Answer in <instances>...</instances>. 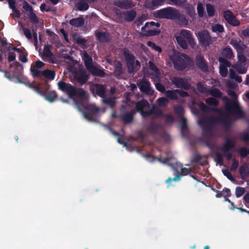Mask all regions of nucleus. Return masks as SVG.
I'll use <instances>...</instances> for the list:
<instances>
[{
  "label": "nucleus",
  "mask_w": 249,
  "mask_h": 249,
  "mask_svg": "<svg viewBox=\"0 0 249 249\" xmlns=\"http://www.w3.org/2000/svg\"><path fill=\"white\" fill-rule=\"evenodd\" d=\"M32 74L34 78H37L39 79H41L42 77H44L47 79L53 80L55 78V72L54 70L48 69L43 71L37 69H34L32 70Z\"/></svg>",
  "instance_id": "6"
},
{
  "label": "nucleus",
  "mask_w": 249,
  "mask_h": 249,
  "mask_svg": "<svg viewBox=\"0 0 249 249\" xmlns=\"http://www.w3.org/2000/svg\"><path fill=\"white\" fill-rule=\"evenodd\" d=\"M218 116L206 117L198 121L202 130V136L207 137L213 133V127L216 124H222L224 130H228L231 126V121L229 115L224 112H217Z\"/></svg>",
  "instance_id": "1"
},
{
  "label": "nucleus",
  "mask_w": 249,
  "mask_h": 249,
  "mask_svg": "<svg viewBox=\"0 0 249 249\" xmlns=\"http://www.w3.org/2000/svg\"><path fill=\"white\" fill-rule=\"evenodd\" d=\"M57 97V94L55 91L49 92L45 96V98L50 102H54Z\"/></svg>",
  "instance_id": "39"
},
{
  "label": "nucleus",
  "mask_w": 249,
  "mask_h": 249,
  "mask_svg": "<svg viewBox=\"0 0 249 249\" xmlns=\"http://www.w3.org/2000/svg\"><path fill=\"white\" fill-rule=\"evenodd\" d=\"M84 108L85 111L91 115L97 113L99 111V108L96 107L85 106Z\"/></svg>",
  "instance_id": "40"
},
{
  "label": "nucleus",
  "mask_w": 249,
  "mask_h": 249,
  "mask_svg": "<svg viewBox=\"0 0 249 249\" xmlns=\"http://www.w3.org/2000/svg\"><path fill=\"white\" fill-rule=\"evenodd\" d=\"M160 24L159 22H155L154 21L147 22L145 23L144 26L142 27L141 30L145 32V35L146 36H155L160 34V30L155 29H150L149 28L153 26L160 27Z\"/></svg>",
  "instance_id": "8"
},
{
  "label": "nucleus",
  "mask_w": 249,
  "mask_h": 249,
  "mask_svg": "<svg viewBox=\"0 0 249 249\" xmlns=\"http://www.w3.org/2000/svg\"><path fill=\"white\" fill-rule=\"evenodd\" d=\"M241 178L244 179L249 177V168L246 162L244 163L239 169Z\"/></svg>",
  "instance_id": "26"
},
{
  "label": "nucleus",
  "mask_w": 249,
  "mask_h": 249,
  "mask_svg": "<svg viewBox=\"0 0 249 249\" xmlns=\"http://www.w3.org/2000/svg\"><path fill=\"white\" fill-rule=\"evenodd\" d=\"M157 103L160 107H166L169 101L165 97H160L157 99Z\"/></svg>",
  "instance_id": "49"
},
{
  "label": "nucleus",
  "mask_w": 249,
  "mask_h": 249,
  "mask_svg": "<svg viewBox=\"0 0 249 249\" xmlns=\"http://www.w3.org/2000/svg\"><path fill=\"white\" fill-rule=\"evenodd\" d=\"M176 171L177 174L174 178H169L166 180V183L168 184V185H170L173 181H177L180 180L183 176H185L190 173L192 169L191 168H186V167H182L180 172L178 171L177 170H176Z\"/></svg>",
  "instance_id": "13"
},
{
  "label": "nucleus",
  "mask_w": 249,
  "mask_h": 249,
  "mask_svg": "<svg viewBox=\"0 0 249 249\" xmlns=\"http://www.w3.org/2000/svg\"><path fill=\"white\" fill-rule=\"evenodd\" d=\"M123 55L126 61V64L135 62L136 60L135 56L133 53H131L128 50H124L123 52Z\"/></svg>",
  "instance_id": "27"
},
{
  "label": "nucleus",
  "mask_w": 249,
  "mask_h": 249,
  "mask_svg": "<svg viewBox=\"0 0 249 249\" xmlns=\"http://www.w3.org/2000/svg\"><path fill=\"white\" fill-rule=\"evenodd\" d=\"M225 109L229 112H233L237 119H242L245 116L244 112L239 107L237 102L232 101L226 103Z\"/></svg>",
  "instance_id": "5"
},
{
  "label": "nucleus",
  "mask_w": 249,
  "mask_h": 249,
  "mask_svg": "<svg viewBox=\"0 0 249 249\" xmlns=\"http://www.w3.org/2000/svg\"><path fill=\"white\" fill-rule=\"evenodd\" d=\"M58 87L60 90L67 93L69 97H72V95L75 92V87L74 86L61 81L58 83Z\"/></svg>",
  "instance_id": "10"
},
{
  "label": "nucleus",
  "mask_w": 249,
  "mask_h": 249,
  "mask_svg": "<svg viewBox=\"0 0 249 249\" xmlns=\"http://www.w3.org/2000/svg\"><path fill=\"white\" fill-rule=\"evenodd\" d=\"M140 91L147 95H152L154 90L151 87L150 83L146 79L142 78L138 84Z\"/></svg>",
  "instance_id": "11"
},
{
  "label": "nucleus",
  "mask_w": 249,
  "mask_h": 249,
  "mask_svg": "<svg viewBox=\"0 0 249 249\" xmlns=\"http://www.w3.org/2000/svg\"><path fill=\"white\" fill-rule=\"evenodd\" d=\"M88 70L91 73V74L94 76H97L101 77H104L106 76V72L103 69H101L99 67L94 65L91 66L89 68Z\"/></svg>",
  "instance_id": "22"
},
{
  "label": "nucleus",
  "mask_w": 249,
  "mask_h": 249,
  "mask_svg": "<svg viewBox=\"0 0 249 249\" xmlns=\"http://www.w3.org/2000/svg\"><path fill=\"white\" fill-rule=\"evenodd\" d=\"M206 11L208 16L209 17H213L215 14L214 7L211 4H206Z\"/></svg>",
  "instance_id": "46"
},
{
  "label": "nucleus",
  "mask_w": 249,
  "mask_h": 249,
  "mask_svg": "<svg viewBox=\"0 0 249 249\" xmlns=\"http://www.w3.org/2000/svg\"><path fill=\"white\" fill-rule=\"evenodd\" d=\"M114 5L124 10L129 9L134 6L132 2L128 0H117L115 1Z\"/></svg>",
  "instance_id": "18"
},
{
  "label": "nucleus",
  "mask_w": 249,
  "mask_h": 249,
  "mask_svg": "<svg viewBox=\"0 0 249 249\" xmlns=\"http://www.w3.org/2000/svg\"><path fill=\"white\" fill-rule=\"evenodd\" d=\"M239 165V161L236 159L233 160V162L230 167V170L232 172L236 171Z\"/></svg>",
  "instance_id": "55"
},
{
  "label": "nucleus",
  "mask_w": 249,
  "mask_h": 249,
  "mask_svg": "<svg viewBox=\"0 0 249 249\" xmlns=\"http://www.w3.org/2000/svg\"><path fill=\"white\" fill-rule=\"evenodd\" d=\"M155 87L158 91L161 93H165L166 90H165L164 86L161 84L160 82H158L155 84Z\"/></svg>",
  "instance_id": "56"
},
{
  "label": "nucleus",
  "mask_w": 249,
  "mask_h": 249,
  "mask_svg": "<svg viewBox=\"0 0 249 249\" xmlns=\"http://www.w3.org/2000/svg\"><path fill=\"white\" fill-rule=\"evenodd\" d=\"M160 125L159 124H155L153 123H150L146 125V129L147 131L152 135H155L158 134L159 131V128Z\"/></svg>",
  "instance_id": "29"
},
{
  "label": "nucleus",
  "mask_w": 249,
  "mask_h": 249,
  "mask_svg": "<svg viewBox=\"0 0 249 249\" xmlns=\"http://www.w3.org/2000/svg\"><path fill=\"white\" fill-rule=\"evenodd\" d=\"M205 102L207 105L210 106L217 107L219 105V101L213 97L207 98Z\"/></svg>",
  "instance_id": "43"
},
{
  "label": "nucleus",
  "mask_w": 249,
  "mask_h": 249,
  "mask_svg": "<svg viewBox=\"0 0 249 249\" xmlns=\"http://www.w3.org/2000/svg\"><path fill=\"white\" fill-rule=\"evenodd\" d=\"M197 11L198 16L202 18L204 16V7L203 4L201 2H198L197 5Z\"/></svg>",
  "instance_id": "51"
},
{
  "label": "nucleus",
  "mask_w": 249,
  "mask_h": 249,
  "mask_svg": "<svg viewBox=\"0 0 249 249\" xmlns=\"http://www.w3.org/2000/svg\"><path fill=\"white\" fill-rule=\"evenodd\" d=\"M230 44L236 50L237 53H242L245 48L244 43L239 40L232 39L230 41Z\"/></svg>",
  "instance_id": "23"
},
{
  "label": "nucleus",
  "mask_w": 249,
  "mask_h": 249,
  "mask_svg": "<svg viewBox=\"0 0 249 249\" xmlns=\"http://www.w3.org/2000/svg\"><path fill=\"white\" fill-rule=\"evenodd\" d=\"M196 65L198 69L203 72H207L209 70L207 61L201 55H197L196 57Z\"/></svg>",
  "instance_id": "16"
},
{
  "label": "nucleus",
  "mask_w": 249,
  "mask_h": 249,
  "mask_svg": "<svg viewBox=\"0 0 249 249\" xmlns=\"http://www.w3.org/2000/svg\"><path fill=\"white\" fill-rule=\"evenodd\" d=\"M43 54L47 57H50L53 56V53L49 47L46 46L44 48Z\"/></svg>",
  "instance_id": "59"
},
{
  "label": "nucleus",
  "mask_w": 249,
  "mask_h": 249,
  "mask_svg": "<svg viewBox=\"0 0 249 249\" xmlns=\"http://www.w3.org/2000/svg\"><path fill=\"white\" fill-rule=\"evenodd\" d=\"M177 89L175 90H168L165 91V95L169 99L173 100H177L178 98Z\"/></svg>",
  "instance_id": "36"
},
{
  "label": "nucleus",
  "mask_w": 249,
  "mask_h": 249,
  "mask_svg": "<svg viewBox=\"0 0 249 249\" xmlns=\"http://www.w3.org/2000/svg\"><path fill=\"white\" fill-rule=\"evenodd\" d=\"M245 192V189L241 187L237 186L235 188V194L236 197H241Z\"/></svg>",
  "instance_id": "50"
},
{
  "label": "nucleus",
  "mask_w": 249,
  "mask_h": 249,
  "mask_svg": "<svg viewBox=\"0 0 249 249\" xmlns=\"http://www.w3.org/2000/svg\"><path fill=\"white\" fill-rule=\"evenodd\" d=\"M26 85L28 86L30 88L33 89L37 93L41 95L42 94V91L41 90L39 86H34L30 83H26Z\"/></svg>",
  "instance_id": "54"
},
{
  "label": "nucleus",
  "mask_w": 249,
  "mask_h": 249,
  "mask_svg": "<svg viewBox=\"0 0 249 249\" xmlns=\"http://www.w3.org/2000/svg\"><path fill=\"white\" fill-rule=\"evenodd\" d=\"M83 59L84 60V64L88 70L89 68L91 67L93 65L92 63V57L88 53L84 51L83 53Z\"/></svg>",
  "instance_id": "32"
},
{
  "label": "nucleus",
  "mask_w": 249,
  "mask_h": 249,
  "mask_svg": "<svg viewBox=\"0 0 249 249\" xmlns=\"http://www.w3.org/2000/svg\"><path fill=\"white\" fill-rule=\"evenodd\" d=\"M93 90H95L96 95L102 98H104L106 96V87L102 84H95L93 87Z\"/></svg>",
  "instance_id": "21"
},
{
  "label": "nucleus",
  "mask_w": 249,
  "mask_h": 249,
  "mask_svg": "<svg viewBox=\"0 0 249 249\" xmlns=\"http://www.w3.org/2000/svg\"><path fill=\"white\" fill-rule=\"evenodd\" d=\"M103 102L105 104L111 108H113L116 104V99L115 98L112 97H105L103 98Z\"/></svg>",
  "instance_id": "37"
},
{
  "label": "nucleus",
  "mask_w": 249,
  "mask_h": 249,
  "mask_svg": "<svg viewBox=\"0 0 249 249\" xmlns=\"http://www.w3.org/2000/svg\"><path fill=\"white\" fill-rule=\"evenodd\" d=\"M126 67L127 68L128 72L129 73H133L136 71L137 67H141V63L138 60H136L135 62H132L127 64Z\"/></svg>",
  "instance_id": "33"
},
{
  "label": "nucleus",
  "mask_w": 249,
  "mask_h": 249,
  "mask_svg": "<svg viewBox=\"0 0 249 249\" xmlns=\"http://www.w3.org/2000/svg\"><path fill=\"white\" fill-rule=\"evenodd\" d=\"M239 153L242 158H245L248 155L247 149L245 147H241L239 150Z\"/></svg>",
  "instance_id": "62"
},
{
  "label": "nucleus",
  "mask_w": 249,
  "mask_h": 249,
  "mask_svg": "<svg viewBox=\"0 0 249 249\" xmlns=\"http://www.w3.org/2000/svg\"><path fill=\"white\" fill-rule=\"evenodd\" d=\"M122 15L124 16V19L127 22L133 21L136 17V12L134 9L130 11H124Z\"/></svg>",
  "instance_id": "25"
},
{
  "label": "nucleus",
  "mask_w": 249,
  "mask_h": 249,
  "mask_svg": "<svg viewBox=\"0 0 249 249\" xmlns=\"http://www.w3.org/2000/svg\"><path fill=\"white\" fill-rule=\"evenodd\" d=\"M154 17L158 18H165L171 20H178L182 23L188 24V20L184 15L181 14L175 8L167 7L155 11Z\"/></svg>",
  "instance_id": "2"
},
{
  "label": "nucleus",
  "mask_w": 249,
  "mask_h": 249,
  "mask_svg": "<svg viewBox=\"0 0 249 249\" xmlns=\"http://www.w3.org/2000/svg\"><path fill=\"white\" fill-rule=\"evenodd\" d=\"M87 40L84 38L82 37L79 41L77 42V44L82 47L83 48H85L87 47Z\"/></svg>",
  "instance_id": "63"
},
{
  "label": "nucleus",
  "mask_w": 249,
  "mask_h": 249,
  "mask_svg": "<svg viewBox=\"0 0 249 249\" xmlns=\"http://www.w3.org/2000/svg\"><path fill=\"white\" fill-rule=\"evenodd\" d=\"M222 55L227 58H231L233 55L231 49L230 47L225 48L223 50Z\"/></svg>",
  "instance_id": "47"
},
{
  "label": "nucleus",
  "mask_w": 249,
  "mask_h": 249,
  "mask_svg": "<svg viewBox=\"0 0 249 249\" xmlns=\"http://www.w3.org/2000/svg\"><path fill=\"white\" fill-rule=\"evenodd\" d=\"M87 40L84 38L82 37L79 41L77 42V44L82 47L83 48H85L87 47Z\"/></svg>",
  "instance_id": "64"
},
{
  "label": "nucleus",
  "mask_w": 249,
  "mask_h": 249,
  "mask_svg": "<svg viewBox=\"0 0 249 249\" xmlns=\"http://www.w3.org/2000/svg\"><path fill=\"white\" fill-rule=\"evenodd\" d=\"M214 97L220 98L222 96L221 91L217 88L210 89L208 93Z\"/></svg>",
  "instance_id": "38"
},
{
  "label": "nucleus",
  "mask_w": 249,
  "mask_h": 249,
  "mask_svg": "<svg viewBox=\"0 0 249 249\" xmlns=\"http://www.w3.org/2000/svg\"><path fill=\"white\" fill-rule=\"evenodd\" d=\"M233 68L240 74H244L247 72V69L241 64H236Z\"/></svg>",
  "instance_id": "42"
},
{
  "label": "nucleus",
  "mask_w": 249,
  "mask_h": 249,
  "mask_svg": "<svg viewBox=\"0 0 249 249\" xmlns=\"http://www.w3.org/2000/svg\"><path fill=\"white\" fill-rule=\"evenodd\" d=\"M98 40L102 42H107L110 40L109 34L106 32H98L95 34Z\"/></svg>",
  "instance_id": "30"
},
{
  "label": "nucleus",
  "mask_w": 249,
  "mask_h": 249,
  "mask_svg": "<svg viewBox=\"0 0 249 249\" xmlns=\"http://www.w3.org/2000/svg\"><path fill=\"white\" fill-rule=\"evenodd\" d=\"M86 94L85 90L82 88L76 89L75 87V92L72 95L73 97L84 98Z\"/></svg>",
  "instance_id": "41"
},
{
  "label": "nucleus",
  "mask_w": 249,
  "mask_h": 249,
  "mask_svg": "<svg viewBox=\"0 0 249 249\" xmlns=\"http://www.w3.org/2000/svg\"><path fill=\"white\" fill-rule=\"evenodd\" d=\"M135 113V110L132 109L130 111L120 114L118 116V119L122 121L125 124H129L133 122Z\"/></svg>",
  "instance_id": "15"
},
{
  "label": "nucleus",
  "mask_w": 249,
  "mask_h": 249,
  "mask_svg": "<svg viewBox=\"0 0 249 249\" xmlns=\"http://www.w3.org/2000/svg\"><path fill=\"white\" fill-rule=\"evenodd\" d=\"M222 173L223 175L226 176L231 181H234V179L232 176L231 173L228 170H223Z\"/></svg>",
  "instance_id": "61"
},
{
  "label": "nucleus",
  "mask_w": 249,
  "mask_h": 249,
  "mask_svg": "<svg viewBox=\"0 0 249 249\" xmlns=\"http://www.w3.org/2000/svg\"><path fill=\"white\" fill-rule=\"evenodd\" d=\"M235 146V143L234 141L230 139H227L225 140V143L221 147V150L224 153H227L234 148Z\"/></svg>",
  "instance_id": "19"
},
{
  "label": "nucleus",
  "mask_w": 249,
  "mask_h": 249,
  "mask_svg": "<svg viewBox=\"0 0 249 249\" xmlns=\"http://www.w3.org/2000/svg\"><path fill=\"white\" fill-rule=\"evenodd\" d=\"M88 2L80 1L76 4V7L77 10L80 11H85L89 8Z\"/></svg>",
  "instance_id": "35"
},
{
  "label": "nucleus",
  "mask_w": 249,
  "mask_h": 249,
  "mask_svg": "<svg viewBox=\"0 0 249 249\" xmlns=\"http://www.w3.org/2000/svg\"><path fill=\"white\" fill-rule=\"evenodd\" d=\"M112 134L115 136H116L117 137V141L118 143L121 144L123 145H126L125 142H124V140L122 139L123 135H121L119 133H118L117 131H112Z\"/></svg>",
  "instance_id": "53"
},
{
  "label": "nucleus",
  "mask_w": 249,
  "mask_h": 249,
  "mask_svg": "<svg viewBox=\"0 0 249 249\" xmlns=\"http://www.w3.org/2000/svg\"><path fill=\"white\" fill-rule=\"evenodd\" d=\"M151 109L152 112V115H154L155 117H158L162 115V112L159 107L153 106Z\"/></svg>",
  "instance_id": "48"
},
{
  "label": "nucleus",
  "mask_w": 249,
  "mask_h": 249,
  "mask_svg": "<svg viewBox=\"0 0 249 249\" xmlns=\"http://www.w3.org/2000/svg\"><path fill=\"white\" fill-rule=\"evenodd\" d=\"M22 4L23 9L29 12L28 16L31 22L34 24H37L38 23V18L34 13L32 6L26 1H23Z\"/></svg>",
  "instance_id": "12"
},
{
  "label": "nucleus",
  "mask_w": 249,
  "mask_h": 249,
  "mask_svg": "<svg viewBox=\"0 0 249 249\" xmlns=\"http://www.w3.org/2000/svg\"><path fill=\"white\" fill-rule=\"evenodd\" d=\"M175 112L179 115H182L183 113V108L180 105H178L174 107Z\"/></svg>",
  "instance_id": "60"
},
{
  "label": "nucleus",
  "mask_w": 249,
  "mask_h": 249,
  "mask_svg": "<svg viewBox=\"0 0 249 249\" xmlns=\"http://www.w3.org/2000/svg\"><path fill=\"white\" fill-rule=\"evenodd\" d=\"M197 90L202 93H208L210 89L207 88L201 82H199L196 84Z\"/></svg>",
  "instance_id": "45"
},
{
  "label": "nucleus",
  "mask_w": 249,
  "mask_h": 249,
  "mask_svg": "<svg viewBox=\"0 0 249 249\" xmlns=\"http://www.w3.org/2000/svg\"><path fill=\"white\" fill-rule=\"evenodd\" d=\"M44 65H45V64L43 62H42L40 60H38V61H36L35 62L34 68H32L31 67V72H32V70H34V69L39 70V69L42 68L44 66Z\"/></svg>",
  "instance_id": "58"
},
{
  "label": "nucleus",
  "mask_w": 249,
  "mask_h": 249,
  "mask_svg": "<svg viewBox=\"0 0 249 249\" xmlns=\"http://www.w3.org/2000/svg\"><path fill=\"white\" fill-rule=\"evenodd\" d=\"M219 60L222 63L219 67V73L222 77H225L227 75L228 69L227 67H230L231 63L228 60L224 58H219Z\"/></svg>",
  "instance_id": "17"
},
{
  "label": "nucleus",
  "mask_w": 249,
  "mask_h": 249,
  "mask_svg": "<svg viewBox=\"0 0 249 249\" xmlns=\"http://www.w3.org/2000/svg\"><path fill=\"white\" fill-rule=\"evenodd\" d=\"M149 106V102L145 100L142 99L140 101L137 102L135 104V111L136 112H140V113L143 111V109Z\"/></svg>",
  "instance_id": "24"
},
{
  "label": "nucleus",
  "mask_w": 249,
  "mask_h": 249,
  "mask_svg": "<svg viewBox=\"0 0 249 249\" xmlns=\"http://www.w3.org/2000/svg\"><path fill=\"white\" fill-rule=\"evenodd\" d=\"M191 79L174 77L171 79L172 84L177 88L188 90L191 88Z\"/></svg>",
  "instance_id": "7"
},
{
  "label": "nucleus",
  "mask_w": 249,
  "mask_h": 249,
  "mask_svg": "<svg viewBox=\"0 0 249 249\" xmlns=\"http://www.w3.org/2000/svg\"><path fill=\"white\" fill-rule=\"evenodd\" d=\"M223 17L229 24L234 26H237L240 25V21L230 10H226L225 11Z\"/></svg>",
  "instance_id": "14"
},
{
  "label": "nucleus",
  "mask_w": 249,
  "mask_h": 249,
  "mask_svg": "<svg viewBox=\"0 0 249 249\" xmlns=\"http://www.w3.org/2000/svg\"><path fill=\"white\" fill-rule=\"evenodd\" d=\"M89 76L85 71H82L76 78L77 82L81 85L85 84L89 79Z\"/></svg>",
  "instance_id": "31"
},
{
  "label": "nucleus",
  "mask_w": 249,
  "mask_h": 249,
  "mask_svg": "<svg viewBox=\"0 0 249 249\" xmlns=\"http://www.w3.org/2000/svg\"><path fill=\"white\" fill-rule=\"evenodd\" d=\"M175 68L178 71L186 69L191 61V58L186 54L178 52L174 53L170 56Z\"/></svg>",
  "instance_id": "4"
},
{
  "label": "nucleus",
  "mask_w": 249,
  "mask_h": 249,
  "mask_svg": "<svg viewBox=\"0 0 249 249\" xmlns=\"http://www.w3.org/2000/svg\"><path fill=\"white\" fill-rule=\"evenodd\" d=\"M187 14L192 19L196 18V14L193 7H189L187 9Z\"/></svg>",
  "instance_id": "52"
},
{
  "label": "nucleus",
  "mask_w": 249,
  "mask_h": 249,
  "mask_svg": "<svg viewBox=\"0 0 249 249\" xmlns=\"http://www.w3.org/2000/svg\"><path fill=\"white\" fill-rule=\"evenodd\" d=\"M212 31L214 33H222L224 31V28L222 25L220 24H215L212 27Z\"/></svg>",
  "instance_id": "44"
},
{
  "label": "nucleus",
  "mask_w": 249,
  "mask_h": 249,
  "mask_svg": "<svg viewBox=\"0 0 249 249\" xmlns=\"http://www.w3.org/2000/svg\"><path fill=\"white\" fill-rule=\"evenodd\" d=\"M147 45L148 46L152 48L153 49H155L157 51H158L159 52H161V48L158 46H157L154 42H153L151 41H148L147 43Z\"/></svg>",
  "instance_id": "57"
},
{
  "label": "nucleus",
  "mask_w": 249,
  "mask_h": 249,
  "mask_svg": "<svg viewBox=\"0 0 249 249\" xmlns=\"http://www.w3.org/2000/svg\"><path fill=\"white\" fill-rule=\"evenodd\" d=\"M179 35L176 36V40L178 45L183 49L188 48V43L192 48H194L196 42L193 34L189 30L182 29L179 33Z\"/></svg>",
  "instance_id": "3"
},
{
  "label": "nucleus",
  "mask_w": 249,
  "mask_h": 249,
  "mask_svg": "<svg viewBox=\"0 0 249 249\" xmlns=\"http://www.w3.org/2000/svg\"><path fill=\"white\" fill-rule=\"evenodd\" d=\"M197 37L201 46L207 47L212 43V37L207 30L199 31L197 33Z\"/></svg>",
  "instance_id": "9"
},
{
  "label": "nucleus",
  "mask_w": 249,
  "mask_h": 249,
  "mask_svg": "<svg viewBox=\"0 0 249 249\" xmlns=\"http://www.w3.org/2000/svg\"><path fill=\"white\" fill-rule=\"evenodd\" d=\"M114 74L116 77L121 76L124 72L123 64L121 61H118L114 66Z\"/></svg>",
  "instance_id": "34"
},
{
  "label": "nucleus",
  "mask_w": 249,
  "mask_h": 249,
  "mask_svg": "<svg viewBox=\"0 0 249 249\" xmlns=\"http://www.w3.org/2000/svg\"><path fill=\"white\" fill-rule=\"evenodd\" d=\"M69 23L72 26L78 28L84 24L85 20L83 18L79 17L71 19Z\"/></svg>",
  "instance_id": "28"
},
{
  "label": "nucleus",
  "mask_w": 249,
  "mask_h": 249,
  "mask_svg": "<svg viewBox=\"0 0 249 249\" xmlns=\"http://www.w3.org/2000/svg\"><path fill=\"white\" fill-rule=\"evenodd\" d=\"M198 106L200 109L204 113H209L211 111L214 112H223V110L221 109L216 107H208L203 102H200L198 104Z\"/></svg>",
  "instance_id": "20"
}]
</instances>
